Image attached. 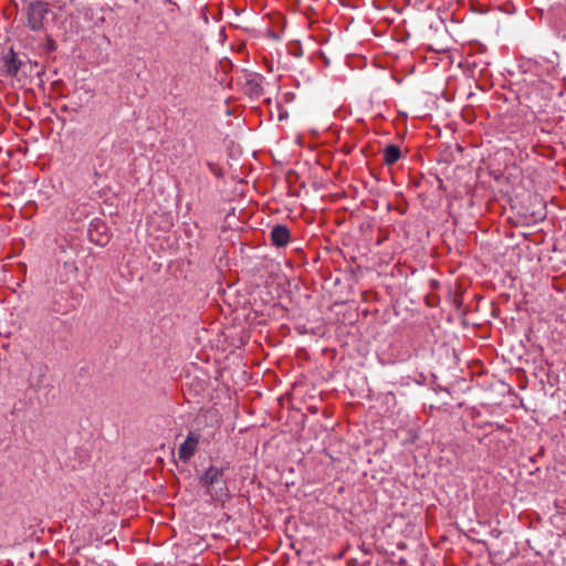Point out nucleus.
<instances>
[{
	"label": "nucleus",
	"mask_w": 566,
	"mask_h": 566,
	"mask_svg": "<svg viewBox=\"0 0 566 566\" xmlns=\"http://www.w3.org/2000/svg\"><path fill=\"white\" fill-rule=\"evenodd\" d=\"M107 241H108V237L102 235V238L97 240V243L101 245H104Z\"/></svg>",
	"instance_id": "0eeeda50"
},
{
	"label": "nucleus",
	"mask_w": 566,
	"mask_h": 566,
	"mask_svg": "<svg viewBox=\"0 0 566 566\" xmlns=\"http://www.w3.org/2000/svg\"><path fill=\"white\" fill-rule=\"evenodd\" d=\"M200 442V433L190 431L186 440L179 446L178 459L182 462H188L197 452Z\"/></svg>",
	"instance_id": "7ed1b4c3"
},
{
	"label": "nucleus",
	"mask_w": 566,
	"mask_h": 566,
	"mask_svg": "<svg viewBox=\"0 0 566 566\" xmlns=\"http://www.w3.org/2000/svg\"><path fill=\"white\" fill-rule=\"evenodd\" d=\"M271 240L277 248L285 247L290 242V230L286 226L276 224L271 230Z\"/></svg>",
	"instance_id": "20e7f679"
},
{
	"label": "nucleus",
	"mask_w": 566,
	"mask_h": 566,
	"mask_svg": "<svg viewBox=\"0 0 566 566\" xmlns=\"http://www.w3.org/2000/svg\"><path fill=\"white\" fill-rule=\"evenodd\" d=\"M401 157L400 148L397 145H387L384 149V164L387 166L395 165Z\"/></svg>",
	"instance_id": "423d86ee"
},
{
	"label": "nucleus",
	"mask_w": 566,
	"mask_h": 566,
	"mask_svg": "<svg viewBox=\"0 0 566 566\" xmlns=\"http://www.w3.org/2000/svg\"><path fill=\"white\" fill-rule=\"evenodd\" d=\"M223 473L222 468L211 465L200 476V483L207 489L213 501H223L230 496L229 489L223 480Z\"/></svg>",
	"instance_id": "f257e3e1"
},
{
	"label": "nucleus",
	"mask_w": 566,
	"mask_h": 566,
	"mask_svg": "<svg viewBox=\"0 0 566 566\" xmlns=\"http://www.w3.org/2000/svg\"><path fill=\"white\" fill-rule=\"evenodd\" d=\"M23 11L27 17L28 27L33 31L43 28V20L49 12V4L42 0H25Z\"/></svg>",
	"instance_id": "f03ea898"
},
{
	"label": "nucleus",
	"mask_w": 566,
	"mask_h": 566,
	"mask_svg": "<svg viewBox=\"0 0 566 566\" xmlns=\"http://www.w3.org/2000/svg\"><path fill=\"white\" fill-rule=\"evenodd\" d=\"M22 62L18 59L17 53L10 51L3 57V70L10 76H15L20 70Z\"/></svg>",
	"instance_id": "39448f33"
}]
</instances>
